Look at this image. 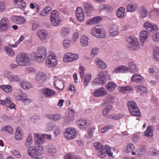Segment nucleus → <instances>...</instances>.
<instances>
[{"label": "nucleus", "instance_id": "obj_1", "mask_svg": "<svg viewBox=\"0 0 159 159\" xmlns=\"http://www.w3.org/2000/svg\"><path fill=\"white\" fill-rule=\"evenodd\" d=\"M47 49L43 46L38 48L37 50L32 52L30 56L33 60L38 63H41L44 61L46 57Z\"/></svg>", "mask_w": 159, "mask_h": 159}, {"label": "nucleus", "instance_id": "obj_2", "mask_svg": "<svg viewBox=\"0 0 159 159\" xmlns=\"http://www.w3.org/2000/svg\"><path fill=\"white\" fill-rule=\"evenodd\" d=\"M39 147L35 146L30 147L28 150V155L34 159H41L42 158L41 155L43 152V148L40 145Z\"/></svg>", "mask_w": 159, "mask_h": 159}, {"label": "nucleus", "instance_id": "obj_3", "mask_svg": "<svg viewBox=\"0 0 159 159\" xmlns=\"http://www.w3.org/2000/svg\"><path fill=\"white\" fill-rule=\"evenodd\" d=\"M16 61L19 66H26L29 65L30 64V58L27 53H21L17 56Z\"/></svg>", "mask_w": 159, "mask_h": 159}, {"label": "nucleus", "instance_id": "obj_4", "mask_svg": "<svg viewBox=\"0 0 159 159\" xmlns=\"http://www.w3.org/2000/svg\"><path fill=\"white\" fill-rule=\"evenodd\" d=\"M91 34L99 38H103L106 36L105 30L103 27L100 25L95 26L91 30Z\"/></svg>", "mask_w": 159, "mask_h": 159}, {"label": "nucleus", "instance_id": "obj_5", "mask_svg": "<svg viewBox=\"0 0 159 159\" xmlns=\"http://www.w3.org/2000/svg\"><path fill=\"white\" fill-rule=\"evenodd\" d=\"M50 22L54 26L59 25L62 21L60 16V13L57 11L54 10L51 13L50 16Z\"/></svg>", "mask_w": 159, "mask_h": 159}, {"label": "nucleus", "instance_id": "obj_6", "mask_svg": "<svg viewBox=\"0 0 159 159\" xmlns=\"http://www.w3.org/2000/svg\"><path fill=\"white\" fill-rule=\"evenodd\" d=\"M128 42L129 43V48L131 50L137 51L141 49L138 39L134 36H131L127 39Z\"/></svg>", "mask_w": 159, "mask_h": 159}, {"label": "nucleus", "instance_id": "obj_7", "mask_svg": "<svg viewBox=\"0 0 159 159\" xmlns=\"http://www.w3.org/2000/svg\"><path fill=\"white\" fill-rule=\"evenodd\" d=\"M46 64L49 67L53 68L57 65V60L56 56L53 53H51L46 58Z\"/></svg>", "mask_w": 159, "mask_h": 159}, {"label": "nucleus", "instance_id": "obj_8", "mask_svg": "<svg viewBox=\"0 0 159 159\" xmlns=\"http://www.w3.org/2000/svg\"><path fill=\"white\" fill-rule=\"evenodd\" d=\"M79 58L78 54L72 52L66 53L63 57V61L66 63L76 61Z\"/></svg>", "mask_w": 159, "mask_h": 159}, {"label": "nucleus", "instance_id": "obj_9", "mask_svg": "<svg viewBox=\"0 0 159 159\" xmlns=\"http://www.w3.org/2000/svg\"><path fill=\"white\" fill-rule=\"evenodd\" d=\"M93 147L97 152L98 155L101 157H104L105 156V146L99 142L94 143L93 144Z\"/></svg>", "mask_w": 159, "mask_h": 159}, {"label": "nucleus", "instance_id": "obj_10", "mask_svg": "<svg viewBox=\"0 0 159 159\" xmlns=\"http://www.w3.org/2000/svg\"><path fill=\"white\" fill-rule=\"evenodd\" d=\"M64 135L67 139L71 140L75 137L77 135L76 131L74 128L70 127L66 129Z\"/></svg>", "mask_w": 159, "mask_h": 159}, {"label": "nucleus", "instance_id": "obj_11", "mask_svg": "<svg viewBox=\"0 0 159 159\" xmlns=\"http://www.w3.org/2000/svg\"><path fill=\"white\" fill-rule=\"evenodd\" d=\"M36 34L43 42H46L49 38L48 32L45 30H39L36 32Z\"/></svg>", "mask_w": 159, "mask_h": 159}, {"label": "nucleus", "instance_id": "obj_12", "mask_svg": "<svg viewBox=\"0 0 159 159\" xmlns=\"http://www.w3.org/2000/svg\"><path fill=\"white\" fill-rule=\"evenodd\" d=\"M5 75L11 82H17L20 84L21 79L18 75H12L10 72L5 71Z\"/></svg>", "mask_w": 159, "mask_h": 159}, {"label": "nucleus", "instance_id": "obj_13", "mask_svg": "<svg viewBox=\"0 0 159 159\" xmlns=\"http://www.w3.org/2000/svg\"><path fill=\"white\" fill-rule=\"evenodd\" d=\"M10 27L9 21L6 18H2L0 21V30L2 31H7Z\"/></svg>", "mask_w": 159, "mask_h": 159}, {"label": "nucleus", "instance_id": "obj_14", "mask_svg": "<svg viewBox=\"0 0 159 159\" xmlns=\"http://www.w3.org/2000/svg\"><path fill=\"white\" fill-rule=\"evenodd\" d=\"M74 111L71 109L69 112L68 115L64 118V123L66 125H70L71 122L75 120Z\"/></svg>", "mask_w": 159, "mask_h": 159}, {"label": "nucleus", "instance_id": "obj_15", "mask_svg": "<svg viewBox=\"0 0 159 159\" xmlns=\"http://www.w3.org/2000/svg\"><path fill=\"white\" fill-rule=\"evenodd\" d=\"M47 79V75L45 74L41 71H39L35 75V80L39 84L44 82Z\"/></svg>", "mask_w": 159, "mask_h": 159}, {"label": "nucleus", "instance_id": "obj_16", "mask_svg": "<svg viewBox=\"0 0 159 159\" xmlns=\"http://www.w3.org/2000/svg\"><path fill=\"white\" fill-rule=\"evenodd\" d=\"M119 32V26L117 25L114 24L111 25L109 28L110 35L114 37L117 35Z\"/></svg>", "mask_w": 159, "mask_h": 159}, {"label": "nucleus", "instance_id": "obj_17", "mask_svg": "<svg viewBox=\"0 0 159 159\" xmlns=\"http://www.w3.org/2000/svg\"><path fill=\"white\" fill-rule=\"evenodd\" d=\"M11 19L12 21L18 25L24 24L26 22L25 19L23 17L20 16H12L11 17Z\"/></svg>", "mask_w": 159, "mask_h": 159}, {"label": "nucleus", "instance_id": "obj_18", "mask_svg": "<svg viewBox=\"0 0 159 159\" xmlns=\"http://www.w3.org/2000/svg\"><path fill=\"white\" fill-rule=\"evenodd\" d=\"M145 28L148 31H157L158 30L157 26L149 22H146L144 24Z\"/></svg>", "mask_w": 159, "mask_h": 159}, {"label": "nucleus", "instance_id": "obj_19", "mask_svg": "<svg viewBox=\"0 0 159 159\" xmlns=\"http://www.w3.org/2000/svg\"><path fill=\"white\" fill-rule=\"evenodd\" d=\"M107 93V91L102 87L96 89L93 92V95L96 97H102L106 95Z\"/></svg>", "mask_w": 159, "mask_h": 159}, {"label": "nucleus", "instance_id": "obj_20", "mask_svg": "<svg viewBox=\"0 0 159 159\" xmlns=\"http://www.w3.org/2000/svg\"><path fill=\"white\" fill-rule=\"evenodd\" d=\"M75 14L76 17L78 20L80 22H83L84 18V15L83 9L80 7L77 8Z\"/></svg>", "mask_w": 159, "mask_h": 159}, {"label": "nucleus", "instance_id": "obj_21", "mask_svg": "<svg viewBox=\"0 0 159 159\" xmlns=\"http://www.w3.org/2000/svg\"><path fill=\"white\" fill-rule=\"evenodd\" d=\"M144 81V79L140 74H134L132 75L131 79V81L139 84L143 83Z\"/></svg>", "mask_w": 159, "mask_h": 159}, {"label": "nucleus", "instance_id": "obj_22", "mask_svg": "<svg viewBox=\"0 0 159 159\" xmlns=\"http://www.w3.org/2000/svg\"><path fill=\"white\" fill-rule=\"evenodd\" d=\"M0 102L1 104L2 105H6L8 107L10 108L11 109L15 108V105L11 102L9 97H7L5 101L4 100H0Z\"/></svg>", "mask_w": 159, "mask_h": 159}, {"label": "nucleus", "instance_id": "obj_23", "mask_svg": "<svg viewBox=\"0 0 159 159\" xmlns=\"http://www.w3.org/2000/svg\"><path fill=\"white\" fill-rule=\"evenodd\" d=\"M46 151L51 156L55 157L57 153V149L56 147L52 144L48 145L46 147Z\"/></svg>", "mask_w": 159, "mask_h": 159}, {"label": "nucleus", "instance_id": "obj_24", "mask_svg": "<svg viewBox=\"0 0 159 159\" xmlns=\"http://www.w3.org/2000/svg\"><path fill=\"white\" fill-rule=\"evenodd\" d=\"M129 71L128 67L125 66H121L115 68L113 72L115 74L125 73Z\"/></svg>", "mask_w": 159, "mask_h": 159}, {"label": "nucleus", "instance_id": "obj_25", "mask_svg": "<svg viewBox=\"0 0 159 159\" xmlns=\"http://www.w3.org/2000/svg\"><path fill=\"white\" fill-rule=\"evenodd\" d=\"M34 135H35L34 139L35 140L34 146L39 148L40 145L41 146H43L42 144L44 142L43 138L38 134H35Z\"/></svg>", "mask_w": 159, "mask_h": 159}, {"label": "nucleus", "instance_id": "obj_26", "mask_svg": "<svg viewBox=\"0 0 159 159\" xmlns=\"http://www.w3.org/2000/svg\"><path fill=\"white\" fill-rule=\"evenodd\" d=\"M54 78L55 81L54 84L56 88L58 89H63L64 88V84L63 82L61 80L58 79L56 76H54Z\"/></svg>", "mask_w": 159, "mask_h": 159}, {"label": "nucleus", "instance_id": "obj_27", "mask_svg": "<svg viewBox=\"0 0 159 159\" xmlns=\"http://www.w3.org/2000/svg\"><path fill=\"white\" fill-rule=\"evenodd\" d=\"M148 72L150 74H153L155 79H159V69L155 66L149 68L148 69Z\"/></svg>", "mask_w": 159, "mask_h": 159}, {"label": "nucleus", "instance_id": "obj_28", "mask_svg": "<svg viewBox=\"0 0 159 159\" xmlns=\"http://www.w3.org/2000/svg\"><path fill=\"white\" fill-rule=\"evenodd\" d=\"M125 8L123 7L119 8L116 11V14L119 19H122L126 16Z\"/></svg>", "mask_w": 159, "mask_h": 159}, {"label": "nucleus", "instance_id": "obj_29", "mask_svg": "<svg viewBox=\"0 0 159 159\" xmlns=\"http://www.w3.org/2000/svg\"><path fill=\"white\" fill-rule=\"evenodd\" d=\"M16 8L24 10L26 7V5L25 2L23 0H13Z\"/></svg>", "mask_w": 159, "mask_h": 159}, {"label": "nucleus", "instance_id": "obj_30", "mask_svg": "<svg viewBox=\"0 0 159 159\" xmlns=\"http://www.w3.org/2000/svg\"><path fill=\"white\" fill-rule=\"evenodd\" d=\"M149 34V33L146 30H142L140 33V39L141 42V44L143 46L144 42L147 38L148 37Z\"/></svg>", "mask_w": 159, "mask_h": 159}, {"label": "nucleus", "instance_id": "obj_31", "mask_svg": "<svg viewBox=\"0 0 159 159\" xmlns=\"http://www.w3.org/2000/svg\"><path fill=\"white\" fill-rule=\"evenodd\" d=\"M153 129L154 128L153 126H148L144 133V135L149 138H151L153 135Z\"/></svg>", "mask_w": 159, "mask_h": 159}, {"label": "nucleus", "instance_id": "obj_32", "mask_svg": "<svg viewBox=\"0 0 159 159\" xmlns=\"http://www.w3.org/2000/svg\"><path fill=\"white\" fill-rule=\"evenodd\" d=\"M83 7L84 9L86 11V12L87 14L90 15L91 12L93 11V8L92 6L91 3L89 2H85L83 3Z\"/></svg>", "mask_w": 159, "mask_h": 159}, {"label": "nucleus", "instance_id": "obj_33", "mask_svg": "<svg viewBox=\"0 0 159 159\" xmlns=\"http://www.w3.org/2000/svg\"><path fill=\"white\" fill-rule=\"evenodd\" d=\"M98 75L99 77H101L103 80H105L106 82L107 80L111 79L110 74L106 71H102Z\"/></svg>", "mask_w": 159, "mask_h": 159}, {"label": "nucleus", "instance_id": "obj_34", "mask_svg": "<svg viewBox=\"0 0 159 159\" xmlns=\"http://www.w3.org/2000/svg\"><path fill=\"white\" fill-rule=\"evenodd\" d=\"M77 125L80 129L85 128L88 126L87 120L84 119H80L77 122Z\"/></svg>", "mask_w": 159, "mask_h": 159}, {"label": "nucleus", "instance_id": "obj_35", "mask_svg": "<svg viewBox=\"0 0 159 159\" xmlns=\"http://www.w3.org/2000/svg\"><path fill=\"white\" fill-rule=\"evenodd\" d=\"M47 117L49 119L54 121H58L62 118L61 115L59 113L53 114H48Z\"/></svg>", "mask_w": 159, "mask_h": 159}, {"label": "nucleus", "instance_id": "obj_36", "mask_svg": "<svg viewBox=\"0 0 159 159\" xmlns=\"http://www.w3.org/2000/svg\"><path fill=\"white\" fill-rule=\"evenodd\" d=\"M95 61L97 66L98 68L101 69H105L106 68L107 64L99 58H96Z\"/></svg>", "mask_w": 159, "mask_h": 159}, {"label": "nucleus", "instance_id": "obj_37", "mask_svg": "<svg viewBox=\"0 0 159 159\" xmlns=\"http://www.w3.org/2000/svg\"><path fill=\"white\" fill-rule=\"evenodd\" d=\"M42 92L43 95L47 97H50L55 93L54 90L48 88L43 89Z\"/></svg>", "mask_w": 159, "mask_h": 159}, {"label": "nucleus", "instance_id": "obj_38", "mask_svg": "<svg viewBox=\"0 0 159 159\" xmlns=\"http://www.w3.org/2000/svg\"><path fill=\"white\" fill-rule=\"evenodd\" d=\"M89 38L85 35L82 36L80 39V43L81 46L83 47H87L89 44Z\"/></svg>", "mask_w": 159, "mask_h": 159}, {"label": "nucleus", "instance_id": "obj_39", "mask_svg": "<svg viewBox=\"0 0 159 159\" xmlns=\"http://www.w3.org/2000/svg\"><path fill=\"white\" fill-rule=\"evenodd\" d=\"M105 87L108 91L111 92L115 90L117 87V85L113 82L111 81L107 83Z\"/></svg>", "mask_w": 159, "mask_h": 159}, {"label": "nucleus", "instance_id": "obj_40", "mask_svg": "<svg viewBox=\"0 0 159 159\" xmlns=\"http://www.w3.org/2000/svg\"><path fill=\"white\" fill-rule=\"evenodd\" d=\"M129 71L130 72H135L137 70V67L136 64L134 61H130L128 64Z\"/></svg>", "mask_w": 159, "mask_h": 159}, {"label": "nucleus", "instance_id": "obj_41", "mask_svg": "<svg viewBox=\"0 0 159 159\" xmlns=\"http://www.w3.org/2000/svg\"><path fill=\"white\" fill-rule=\"evenodd\" d=\"M153 58L156 61H159V48L156 46L153 47Z\"/></svg>", "mask_w": 159, "mask_h": 159}, {"label": "nucleus", "instance_id": "obj_42", "mask_svg": "<svg viewBox=\"0 0 159 159\" xmlns=\"http://www.w3.org/2000/svg\"><path fill=\"white\" fill-rule=\"evenodd\" d=\"M19 85L21 88L24 89H30L32 87V85L30 83L22 80L20 82Z\"/></svg>", "mask_w": 159, "mask_h": 159}, {"label": "nucleus", "instance_id": "obj_43", "mask_svg": "<svg viewBox=\"0 0 159 159\" xmlns=\"http://www.w3.org/2000/svg\"><path fill=\"white\" fill-rule=\"evenodd\" d=\"M103 101L106 104H112L114 101V98L112 95L108 94L105 97Z\"/></svg>", "mask_w": 159, "mask_h": 159}, {"label": "nucleus", "instance_id": "obj_44", "mask_svg": "<svg viewBox=\"0 0 159 159\" xmlns=\"http://www.w3.org/2000/svg\"><path fill=\"white\" fill-rule=\"evenodd\" d=\"M140 16L142 18L146 17L148 15V10L144 6H141L139 8Z\"/></svg>", "mask_w": 159, "mask_h": 159}, {"label": "nucleus", "instance_id": "obj_45", "mask_svg": "<svg viewBox=\"0 0 159 159\" xmlns=\"http://www.w3.org/2000/svg\"><path fill=\"white\" fill-rule=\"evenodd\" d=\"M70 32V29L67 27H62L60 30V34L63 37L68 36Z\"/></svg>", "mask_w": 159, "mask_h": 159}, {"label": "nucleus", "instance_id": "obj_46", "mask_svg": "<svg viewBox=\"0 0 159 159\" xmlns=\"http://www.w3.org/2000/svg\"><path fill=\"white\" fill-rule=\"evenodd\" d=\"M130 114L133 116H140L141 113L138 107L129 110Z\"/></svg>", "mask_w": 159, "mask_h": 159}, {"label": "nucleus", "instance_id": "obj_47", "mask_svg": "<svg viewBox=\"0 0 159 159\" xmlns=\"http://www.w3.org/2000/svg\"><path fill=\"white\" fill-rule=\"evenodd\" d=\"M20 130L21 128L19 127H17L16 129L15 137L16 139L18 140H22L23 137L21 134Z\"/></svg>", "mask_w": 159, "mask_h": 159}, {"label": "nucleus", "instance_id": "obj_48", "mask_svg": "<svg viewBox=\"0 0 159 159\" xmlns=\"http://www.w3.org/2000/svg\"><path fill=\"white\" fill-rule=\"evenodd\" d=\"M138 5L137 4H129L127 8V11L128 12H133L137 9Z\"/></svg>", "mask_w": 159, "mask_h": 159}, {"label": "nucleus", "instance_id": "obj_49", "mask_svg": "<svg viewBox=\"0 0 159 159\" xmlns=\"http://www.w3.org/2000/svg\"><path fill=\"white\" fill-rule=\"evenodd\" d=\"M134 88L138 92L143 94L147 92V89L143 85H136L135 86Z\"/></svg>", "mask_w": 159, "mask_h": 159}, {"label": "nucleus", "instance_id": "obj_50", "mask_svg": "<svg viewBox=\"0 0 159 159\" xmlns=\"http://www.w3.org/2000/svg\"><path fill=\"white\" fill-rule=\"evenodd\" d=\"M25 39L24 37L22 35L20 36L18 40L14 44H8V46L11 48H16L18 45L22 41Z\"/></svg>", "mask_w": 159, "mask_h": 159}, {"label": "nucleus", "instance_id": "obj_51", "mask_svg": "<svg viewBox=\"0 0 159 159\" xmlns=\"http://www.w3.org/2000/svg\"><path fill=\"white\" fill-rule=\"evenodd\" d=\"M51 10V7L47 6L40 12L39 15L41 16H44L47 15Z\"/></svg>", "mask_w": 159, "mask_h": 159}, {"label": "nucleus", "instance_id": "obj_52", "mask_svg": "<svg viewBox=\"0 0 159 159\" xmlns=\"http://www.w3.org/2000/svg\"><path fill=\"white\" fill-rule=\"evenodd\" d=\"M92 78V74L90 73H87L86 74L84 79V84L85 86L88 85Z\"/></svg>", "mask_w": 159, "mask_h": 159}, {"label": "nucleus", "instance_id": "obj_53", "mask_svg": "<svg viewBox=\"0 0 159 159\" xmlns=\"http://www.w3.org/2000/svg\"><path fill=\"white\" fill-rule=\"evenodd\" d=\"M99 9L100 10H104L108 12H111L113 11V8L110 6L107 5H103L99 7Z\"/></svg>", "mask_w": 159, "mask_h": 159}, {"label": "nucleus", "instance_id": "obj_54", "mask_svg": "<svg viewBox=\"0 0 159 159\" xmlns=\"http://www.w3.org/2000/svg\"><path fill=\"white\" fill-rule=\"evenodd\" d=\"M106 82L105 80H103L101 77L97 78L95 79L94 81V83L98 85H103Z\"/></svg>", "mask_w": 159, "mask_h": 159}, {"label": "nucleus", "instance_id": "obj_55", "mask_svg": "<svg viewBox=\"0 0 159 159\" xmlns=\"http://www.w3.org/2000/svg\"><path fill=\"white\" fill-rule=\"evenodd\" d=\"M99 52V48L94 47L92 48L90 53V56L93 58L97 56Z\"/></svg>", "mask_w": 159, "mask_h": 159}, {"label": "nucleus", "instance_id": "obj_56", "mask_svg": "<svg viewBox=\"0 0 159 159\" xmlns=\"http://www.w3.org/2000/svg\"><path fill=\"white\" fill-rule=\"evenodd\" d=\"M6 131L11 134H13L14 130L12 128L8 125H7L2 127L1 129V131L2 132Z\"/></svg>", "mask_w": 159, "mask_h": 159}, {"label": "nucleus", "instance_id": "obj_57", "mask_svg": "<svg viewBox=\"0 0 159 159\" xmlns=\"http://www.w3.org/2000/svg\"><path fill=\"white\" fill-rule=\"evenodd\" d=\"M111 148L108 145H106L105 146L104 150H105V156L106 155V153L109 157H113V153L111 151Z\"/></svg>", "mask_w": 159, "mask_h": 159}, {"label": "nucleus", "instance_id": "obj_58", "mask_svg": "<svg viewBox=\"0 0 159 159\" xmlns=\"http://www.w3.org/2000/svg\"><path fill=\"white\" fill-rule=\"evenodd\" d=\"M0 88L6 93L11 92L12 89L11 86L9 85L1 86Z\"/></svg>", "mask_w": 159, "mask_h": 159}, {"label": "nucleus", "instance_id": "obj_59", "mask_svg": "<svg viewBox=\"0 0 159 159\" xmlns=\"http://www.w3.org/2000/svg\"><path fill=\"white\" fill-rule=\"evenodd\" d=\"M4 50L9 56L12 57L14 56L15 53L12 49L8 47H6L4 48Z\"/></svg>", "mask_w": 159, "mask_h": 159}, {"label": "nucleus", "instance_id": "obj_60", "mask_svg": "<svg viewBox=\"0 0 159 159\" xmlns=\"http://www.w3.org/2000/svg\"><path fill=\"white\" fill-rule=\"evenodd\" d=\"M129 110L138 107L137 104L133 101H130L127 103Z\"/></svg>", "mask_w": 159, "mask_h": 159}, {"label": "nucleus", "instance_id": "obj_61", "mask_svg": "<svg viewBox=\"0 0 159 159\" xmlns=\"http://www.w3.org/2000/svg\"><path fill=\"white\" fill-rule=\"evenodd\" d=\"M135 149L134 144L132 143L129 144L126 146L125 152H126L129 153L132 152Z\"/></svg>", "mask_w": 159, "mask_h": 159}, {"label": "nucleus", "instance_id": "obj_62", "mask_svg": "<svg viewBox=\"0 0 159 159\" xmlns=\"http://www.w3.org/2000/svg\"><path fill=\"white\" fill-rule=\"evenodd\" d=\"M33 141L32 136L29 135L26 140L25 145L26 147H29L33 144Z\"/></svg>", "mask_w": 159, "mask_h": 159}, {"label": "nucleus", "instance_id": "obj_63", "mask_svg": "<svg viewBox=\"0 0 159 159\" xmlns=\"http://www.w3.org/2000/svg\"><path fill=\"white\" fill-rule=\"evenodd\" d=\"M112 107L109 105L107 106L103 110L102 114L103 116H107L109 112L111 110Z\"/></svg>", "mask_w": 159, "mask_h": 159}, {"label": "nucleus", "instance_id": "obj_64", "mask_svg": "<svg viewBox=\"0 0 159 159\" xmlns=\"http://www.w3.org/2000/svg\"><path fill=\"white\" fill-rule=\"evenodd\" d=\"M152 40L156 42H159V33L157 32L152 36Z\"/></svg>", "mask_w": 159, "mask_h": 159}]
</instances>
